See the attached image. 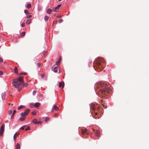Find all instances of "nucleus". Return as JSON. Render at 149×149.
<instances>
[{
	"instance_id": "obj_1",
	"label": "nucleus",
	"mask_w": 149,
	"mask_h": 149,
	"mask_svg": "<svg viewBox=\"0 0 149 149\" xmlns=\"http://www.w3.org/2000/svg\"><path fill=\"white\" fill-rule=\"evenodd\" d=\"M95 88H99L100 92L104 96L107 95L108 94L110 89V88L109 87H107V84L104 82L97 83L95 85Z\"/></svg>"
},
{
	"instance_id": "obj_2",
	"label": "nucleus",
	"mask_w": 149,
	"mask_h": 149,
	"mask_svg": "<svg viewBox=\"0 0 149 149\" xmlns=\"http://www.w3.org/2000/svg\"><path fill=\"white\" fill-rule=\"evenodd\" d=\"M13 84L15 88H18V91H20L23 88L24 83L23 77H19L17 79H15L13 80Z\"/></svg>"
},
{
	"instance_id": "obj_3",
	"label": "nucleus",
	"mask_w": 149,
	"mask_h": 149,
	"mask_svg": "<svg viewBox=\"0 0 149 149\" xmlns=\"http://www.w3.org/2000/svg\"><path fill=\"white\" fill-rule=\"evenodd\" d=\"M104 61L101 58H98L95 61V64L94 65V69L97 71H102L103 69L102 67V63H104Z\"/></svg>"
},
{
	"instance_id": "obj_4",
	"label": "nucleus",
	"mask_w": 149,
	"mask_h": 149,
	"mask_svg": "<svg viewBox=\"0 0 149 149\" xmlns=\"http://www.w3.org/2000/svg\"><path fill=\"white\" fill-rule=\"evenodd\" d=\"M90 108L92 109L93 111L92 113H93V112H94V113L95 115V116H93V115L92 114L93 117L95 118H97V117H96L95 116L97 114V112L99 109V107L95 106V104H90Z\"/></svg>"
},
{
	"instance_id": "obj_5",
	"label": "nucleus",
	"mask_w": 149,
	"mask_h": 149,
	"mask_svg": "<svg viewBox=\"0 0 149 149\" xmlns=\"http://www.w3.org/2000/svg\"><path fill=\"white\" fill-rule=\"evenodd\" d=\"M30 111V110L29 109H27V110H25L24 112L22 113L20 115L22 117H25L27 115Z\"/></svg>"
},
{
	"instance_id": "obj_6",
	"label": "nucleus",
	"mask_w": 149,
	"mask_h": 149,
	"mask_svg": "<svg viewBox=\"0 0 149 149\" xmlns=\"http://www.w3.org/2000/svg\"><path fill=\"white\" fill-rule=\"evenodd\" d=\"M5 125H2L0 129V136H2L4 132Z\"/></svg>"
},
{
	"instance_id": "obj_7",
	"label": "nucleus",
	"mask_w": 149,
	"mask_h": 149,
	"mask_svg": "<svg viewBox=\"0 0 149 149\" xmlns=\"http://www.w3.org/2000/svg\"><path fill=\"white\" fill-rule=\"evenodd\" d=\"M20 134L19 133L16 132L14 135L13 136V139L15 141L16 139V137Z\"/></svg>"
},
{
	"instance_id": "obj_8",
	"label": "nucleus",
	"mask_w": 149,
	"mask_h": 149,
	"mask_svg": "<svg viewBox=\"0 0 149 149\" xmlns=\"http://www.w3.org/2000/svg\"><path fill=\"white\" fill-rule=\"evenodd\" d=\"M64 86V82H63L62 83L61 82H60L59 83V87H62V88H63Z\"/></svg>"
},
{
	"instance_id": "obj_9",
	"label": "nucleus",
	"mask_w": 149,
	"mask_h": 149,
	"mask_svg": "<svg viewBox=\"0 0 149 149\" xmlns=\"http://www.w3.org/2000/svg\"><path fill=\"white\" fill-rule=\"evenodd\" d=\"M40 104V103L39 102H36L34 106V107L37 108L38 107H39Z\"/></svg>"
},
{
	"instance_id": "obj_10",
	"label": "nucleus",
	"mask_w": 149,
	"mask_h": 149,
	"mask_svg": "<svg viewBox=\"0 0 149 149\" xmlns=\"http://www.w3.org/2000/svg\"><path fill=\"white\" fill-rule=\"evenodd\" d=\"M81 131H82V134H84L86 133L87 131V130L86 129L84 128V129H82Z\"/></svg>"
},
{
	"instance_id": "obj_11",
	"label": "nucleus",
	"mask_w": 149,
	"mask_h": 149,
	"mask_svg": "<svg viewBox=\"0 0 149 149\" xmlns=\"http://www.w3.org/2000/svg\"><path fill=\"white\" fill-rule=\"evenodd\" d=\"M95 135L97 136H99L100 135V132L98 130H96Z\"/></svg>"
},
{
	"instance_id": "obj_12",
	"label": "nucleus",
	"mask_w": 149,
	"mask_h": 149,
	"mask_svg": "<svg viewBox=\"0 0 149 149\" xmlns=\"http://www.w3.org/2000/svg\"><path fill=\"white\" fill-rule=\"evenodd\" d=\"M58 109V107L55 105L54 106L53 108L52 109V111L54 110H57Z\"/></svg>"
},
{
	"instance_id": "obj_13",
	"label": "nucleus",
	"mask_w": 149,
	"mask_h": 149,
	"mask_svg": "<svg viewBox=\"0 0 149 149\" xmlns=\"http://www.w3.org/2000/svg\"><path fill=\"white\" fill-rule=\"evenodd\" d=\"M26 22L27 24H29L31 22V19H27V20L26 21Z\"/></svg>"
},
{
	"instance_id": "obj_14",
	"label": "nucleus",
	"mask_w": 149,
	"mask_h": 149,
	"mask_svg": "<svg viewBox=\"0 0 149 149\" xmlns=\"http://www.w3.org/2000/svg\"><path fill=\"white\" fill-rule=\"evenodd\" d=\"M58 70V68L57 67H56L54 68V72H57Z\"/></svg>"
},
{
	"instance_id": "obj_15",
	"label": "nucleus",
	"mask_w": 149,
	"mask_h": 149,
	"mask_svg": "<svg viewBox=\"0 0 149 149\" xmlns=\"http://www.w3.org/2000/svg\"><path fill=\"white\" fill-rule=\"evenodd\" d=\"M20 145L18 143H17V144L16 146V149H20Z\"/></svg>"
},
{
	"instance_id": "obj_16",
	"label": "nucleus",
	"mask_w": 149,
	"mask_h": 149,
	"mask_svg": "<svg viewBox=\"0 0 149 149\" xmlns=\"http://www.w3.org/2000/svg\"><path fill=\"white\" fill-rule=\"evenodd\" d=\"M32 122L35 124H36L37 123V119H33L32 120Z\"/></svg>"
},
{
	"instance_id": "obj_17",
	"label": "nucleus",
	"mask_w": 149,
	"mask_h": 149,
	"mask_svg": "<svg viewBox=\"0 0 149 149\" xmlns=\"http://www.w3.org/2000/svg\"><path fill=\"white\" fill-rule=\"evenodd\" d=\"M31 7V5L30 3H28L26 5V8L28 9H29Z\"/></svg>"
},
{
	"instance_id": "obj_18",
	"label": "nucleus",
	"mask_w": 149,
	"mask_h": 149,
	"mask_svg": "<svg viewBox=\"0 0 149 149\" xmlns=\"http://www.w3.org/2000/svg\"><path fill=\"white\" fill-rule=\"evenodd\" d=\"M52 12V10L50 9H48L47 10V13L48 14H50Z\"/></svg>"
},
{
	"instance_id": "obj_19",
	"label": "nucleus",
	"mask_w": 149,
	"mask_h": 149,
	"mask_svg": "<svg viewBox=\"0 0 149 149\" xmlns=\"http://www.w3.org/2000/svg\"><path fill=\"white\" fill-rule=\"evenodd\" d=\"M17 70V68L16 67H15L14 69V72L15 74H18Z\"/></svg>"
},
{
	"instance_id": "obj_20",
	"label": "nucleus",
	"mask_w": 149,
	"mask_h": 149,
	"mask_svg": "<svg viewBox=\"0 0 149 149\" xmlns=\"http://www.w3.org/2000/svg\"><path fill=\"white\" fill-rule=\"evenodd\" d=\"M27 74L26 72H22L17 74L18 75H22L24 74V75H26Z\"/></svg>"
},
{
	"instance_id": "obj_21",
	"label": "nucleus",
	"mask_w": 149,
	"mask_h": 149,
	"mask_svg": "<svg viewBox=\"0 0 149 149\" xmlns=\"http://www.w3.org/2000/svg\"><path fill=\"white\" fill-rule=\"evenodd\" d=\"M49 118L45 117V121L46 123L48 122L49 121Z\"/></svg>"
},
{
	"instance_id": "obj_22",
	"label": "nucleus",
	"mask_w": 149,
	"mask_h": 149,
	"mask_svg": "<svg viewBox=\"0 0 149 149\" xmlns=\"http://www.w3.org/2000/svg\"><path fill=\"white\" fill-rule=\"evenodd\" d=\"M24 107V106H23V105L20 106L18 107V109L20 110V109L23 108Z\"/></svg>"
},
{
	"instance_id": "obj_23",
	"label": "nucleus",
	"mask_w": 149,
	"mask_h": 149,
	"mask_svg": "<svg viewBox=\"0 0 149 149\" xmlns=\"http://www.w3.org/2000/svg\"><path fill=\"white\" fill-rule=\"evenodd\" d=\"M26 118V117H21V118H19V120L22 121H23V120H24Z\"/></svg>"
},
{
	"instance_id": "obj_24",
	"label": "nucleus",
	"mask_w": 149,
	"mask_h": 149,
	"mask_svg": "<svg viewBox=\"0 0 149 149\" xmlns=\"http://www.w3.org/2000/svg\"><path fill=\"white\" fill-rule=\"evenodd\" d=\"M26 127V125H24L23 126H22L20 128V130H24L25 128Z\"/></svg>"
},
{
	"instance_id": "obj_25",
	"label": "nucleus",
	"mask_w": 149,
	"mask_h": 149,
	"mask_svg": "<svg viewBox=\"0 0 149 149\" xmlns=\"http://www.w3.org/2000/svg\"><path fill=\"white\" fill-rule=\"evenodd\" d=\"M49 17L47 16L46 15L45 17V20H48L49 19Z\"/></svg>"
},
{
	"instance_id": "obj_26",
	"label": "nucleus",
	"mask_w": 149,
	"mask_h": 149,
	"mask_svg": "<svg viewBox=\"0 0 149 149\" xmlns=\"http://www.w3.org/2000/svg\"><path fill=\"white\" fill-rule=\"evenodd\" d=\"M58 8H57V7H55L54 8H53V11H56L57 10H58Z\"/></svg>"
},
{
	"instance_id": "obj_27",
	"label": "nucleus",
	"mask_w": 149,
	"mask_h": 149,
	"mask_svg": "<svg viewBox=\"0 0 149 149\" xmlns=\"http://www.w3.org/2000/svg\"><path fill=\"white\" fill-rule=\"evenodd\" d=\"M25 32H23L21 34V36L22 37H23L25 35Z\"/></svg>"
},
{
	"instance_id": "obj_28",
	"label": "nucleus",
	"mask_w": 149,
	"mask_h": 149,
	"mask_svg": "<svg viewBox=\"0 0 149 149\" xmlns=\"http://www.w3.org/2000/svg\"><path fill=\"white\" fill-rule=\"evenodd\" d=\"M24 12L26 14H29V12L27 10H25L24 11Z\"/></svg>"
},
{
	"instance_id": "obj_29",
	"label": "nucleus",
	"mask_w": 149,
	"mask_h": 149,
	"mask_svg": "<svg viewBox=\"0 0 149 149\" xmlns=\"http://www.w3.org/2000/svg\"><path fill=\"white\" fill-rule=\"evenodd\" d=\"M31 113L33 115H36V111H32V113Z\"/></svg>"
},
{
	"instance_id": "obj_30",
	"label": "nucleus",
	"mask_w": 149,
	"mask_h": 149,
	"mask_svg": "<svg viewBox=\"0 0 149 149\" xmlns=\"http://www.w3.org/2000/svg\"><path fill=\"white\" fill-rule=\"evenodd\" d=\"M37 65L38 67H40L41 66V64L40 63H37Z\"/></svg>"
},
{
	"instance_id": "obj_31",
	"label": "nucleus",
	"mask_w": 149,
	"mask_h": 149,
	"mask_svg": "<svg viewBox=\"0 0 149 149\" xmlns=\"http://www.w3.org/2000/svg\"><path fill=\"white\" fill-rule=\"evenodd\" d=\"M12 111L11 110H10L8 111V113L10 115L12 113Z\"/></svg>"
},
{
	"instance_id": "obj_32",
	"label": "nucleus",
	"mask_w": 149,
	"mask_h": 149,
	"mask_svg": "<svg viewBox=\"0 0 149 149\" xmlns=\"http://www.w3.org/2000/svg\"><path fill=\"white\" fill-rule=\"evenodd\" d=\"M30 127L29 126H28L27 127V128H26L25 129V130L26 131H27L28 130H30Z\"/></svg>"
},
{
	"instance_id": "obj_33",
	"label": "nucleus",
	"mask_w": 149,
	"mask_h": 149,
	"mask_svg": "<svg viewBox=\"0 0 149 149\" xmlns=\"http://www.w3.org/2000/svg\"><path fill=\"white\" fill-rule=\"evenodd\" d=\"M42 122L41 121H38L37 122V123L36 124H40V125L42 124Z\"/></svg>"
},
{
	"instance_id": "obj_34",
	"label": "nucleus",
	"mask_w": 149,
	"mask_h": 149,
	"mask_svg": "<svg viewBox=\"0 0 149 149\" xmlns=\"http://www.w3.org/2000/svg\"><path fill=\"white\" fill-rule=\"evenodd\" d=\"M36 91H34L33 92V95H34L36 93Z\"/></svg>"
},
{
	"instance_id": "obj_35",
	"label": "nucleus",
	"mask_w": 149,
	"mask_h": 149,
	"mask_svg": "<svg viewBox=\"0 0 149 149\" xmlns=\"http://www.w3.org/2000/svg\"><path fill=\"white\" fill-rule=\"evenodd\" d=\"M25 26V23L23 22L21 24V26L22 27H24Z\"/></svg>"
},
{
	"instance_id": "obj_36",
	"label": "nucleus",
	"mask_w": 149,
	"mask_h": 149,
	"mask_svg": "<svg viewBox=\"0 0 149 149\" xmlns=\"http://www.w3.org/2000/svg\"><path fill=\"white\" fill-rule=\"evenodd\" d=\"M34 105L33 103H31L30 104V107L31 108H32Z\"/></svg>"
},
{
	"instance_id": "obj_37",
	"label": "nucleus",
	"mask_w": 149,
	"mask_h": 149,
	"mask_svg": "<svg viewBox=\"0 0 149 149\" xmlns=\"http://www.w3.org/2000/svg\"><path fill=\"white\" fill-rule=\"evenodd\" d=\"M60 61H57L56 62L57 65H59L60 64Z\"/></svg>"
},
{
	"instance_id": "obj_38",
	"label": "nucleus",
	"mask_w": 149,
	"mask_h": 149,
	"mask_svg": "<svg viewBox=\"0 0 149 149\" xmlns=\"http://www.w3.org/2000/svg\"><path fill=\"white\" fill-rule=\"evenodd\" d=\"M63 21V20L62 19H60L59 20V23H61V22H62Z\"/></svg>"
},
{
	"instance_id": "obj_39",
	"label": "nucleus",
	"mask_w": 149,
	"mask_h": 149,
	"mask_svg": "<svg viewBox=\"0 0 149 149\" xmlns=\"http://www.w3.org/2000/svg\"><path fill=\"white\" fill-rule=\"evenodd\" d=\"M61 4H59V5H58L57 6H56L57 7V8H60L61 6Z\"/></svg>"
},
{
	"instance_id": "obj_40",
	"label": "nucleus",
	"mask_w": 149,
	"mask_h": 149,
	"mask_svg": "<svg viewBox=\"0 0 149 149\" xmlns=\"http://www.w3.org/2000/svg\"><path fill=\"white\" fill-rule=\"evenodd\" d=\"M3 72L2 71H0V75H2L3 74Z\"/></svg>"
},
{
	"instance_id": "obj_41",
	"label": "nucleus",
	"mask_w": 149,
	"mask_h": 149,
	"mask_svg": "<svg viewBox=\"0 0 149 149\" xmlns=\"http://www.w3.org/2000/svg\"><path fill=\"white\" fill-rule=\"evenodd\" d=\"M14 114H13L11 116V118L13 119L14 118Z\"/></svg>"
},
{
	"instance_id": "obj_42",
	"label": "nucleus",
	"mask_w": 149,
	"mask_h": 149,
	"mask_svg": "<svg viewBox=\"0 0 149 149\" xmlns=\"http://www.w3.org/2000/svg\"><path fill=\"white\" fill-rule=\"evenodd\" d=\"M31 17V15H29V16H27V18H30Z\"/></svg>"
},
{
	"instance_id": "obj_43",
	"label": "nucleus",
	"mask_w": 149,
	"mask_h": 149,
	"mask_svg": "<svg viewBox=\"0 0 149 149\" xmlns=\"http://www.w3.org/2000/svg\"><path fill=\"white\" fill-rule=\"evenodd\" d=\"M3 61V59L1 58L0 57V62H2Z\"/></svg>"
},
{
	"instance_id": "obj_44",
	"label": "nucleus",
	"mask_w": 149,
	"mask_h": 149,
	"mask_svg": "<svg viewBox=\"0 0 149 149\" xmlns=\"http://www.w3.org/2000/svg\"><path fill=\"white\" fill-rule=\"evenodd\" d=\"M16 112V110H14L13 111V114H14V115L15 113Z\"/></svg>"
},
{
	"instance_id": "obj_45",
	"label": "nucleus",
	"mask_w": 149,
	"mask_h": 149,
	"mask_svg": "<svg viewBox=\"0 0 149 149\" xmlns=\"http://www.w3.org/2000/svg\"><path fill=\"white\" fill-rule=\"evenodd\" d=\"M102 106H103V107H104V108H107V107L105 106H104V105H102Z\"/></svg>"
},
{
	"instance_id": "obj_46",
	"label": "nucleus",
	"mask_w": 149,
	"mask_h": 149,
	"mask_svg": "<svg viewBox=\"0 0 149 149\" xmlns=\"http://www.w3.org/2000/svg\"><path fill=\"white\" fill-rule=\"evenodd\" d=\"M58 115V114L57 113H56L55 115H54V116H56Z\"/></svg>"
},
{
	"instance_id": "obj_47",
	"label": "nucleus",
	"mask_w": 149,
	"mask_h": 149,
	"mask_svg": "<svg viewBox=\"0 0 149 149\" xmlns=\"http://www.w3.org/2000/svg\"><path fill=\"white\" fill-rule=\"evenodd\" d=\"M62 0H58V1H61Z\"/></svg>"
}]
</instances>
